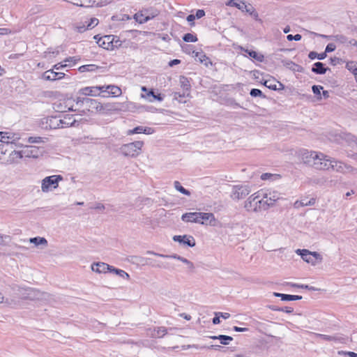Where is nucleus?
Segmentation results:
<instances>
[{
  "label": "nucleus",
  "instance_id": "1",
  "mask_svg": "<svg viewBox=\"0 0 357 357\" xmlns=\"http://www.w3.org/2000/svg\"><path fill=\"white\" fill-rule=\"evenodd\" d=\"M325 160H326V155L315 151H307L302 155V160L305 164L318 170L327 168L326 163H324Z\"/></svg>",
  "mask_w": 357,
  "mask_h": 357
},
{
  "label": "nucleus",
  "instance_id": "2",
  "mask_svg": "<svg viewBox=\"0 0 357 357\" xmlns=\"http://www.w3.org/2000/svg\"><path fill=\"white\" fill-rule=\"evenodd\" d=\"M280 199V195L278 192H269L264 194L261 199L255 204L254 212L266 211L275 205V203Z\"/></svg>",
  "mask_w": 357,
  "mask_h": 357
},
{
  "label": "nucleus",
  "instance_id": "3",
  "mask_svg": "<svg viewBox=\"0 0 357 357\" xmlns=\"http://www.w3.org/2000/svg\"><path fill=\"white\" fill-rule=\"evenodd\" d=\"M324 163H326L327 168L322 169V170L333 169L337 172L346 174L352 173L357 174V169L347 165L340 161L335 160V159L331 160L328 156L326 155V160H324Z\"/></svg>",
  "mask_w": 357,
  "mask_h": 357
},
{
  "label": "nucleus",
  "instance_id": "4",
  "mask_svg": "<svg viewBox=\"0 0 357 357\" xmlns=\"http://www.w3.org/2000/svg\"><path fill=\"white\" fill-rule=\"evenodd\" d=\"M144 142L135 141L122 145L120 148V151L121 153L126 157L135 158L140 154Z\"/></svg>",
  "mask_w": 357,
  "mask_h": 357
},
{
  "label": "nucleus",
  "instance_id": "5",
  "mask_svg": "<svg viewBox=\"0 0 357 357\" xmlns=\"http://www.w3.org/2000/svg\"><path fill=\"white\" fill-rule=\"evenodd\" d=\"M24 291V293L22 294V298L24 299L29 300H48L50 295L46 292L40 291L38 289L32 288H19L18 291Z\"/></svg>",
  "mask_w": 357,
  "mask_h": 357
},
{
  "label": "nucleus",
  "instance_id": "6",
  "mask_svg": "<svg viewBox=\"0 0 357 357\" xmlns=\"http://www.w3.org/2000/svg\"><path fill=\"white\" fill-rule=\"evenodd\" d=\"M63 180L61 175H53L45 177L42 181L41 190L44 192H49L52 189H55L59 185V182Z\"/></svg>",
  "mask_w": 357,
  "mask_h": 357
},
{
  "label": "nucleus",
  "instance_id": "7",
  "mask_svg": "<svg viewBox=\"0 0 357 357\" xmlns=\"http://www.w3.org/2000/svg\"><path fill=\"white\" fill-rule=\"evenodd\" d=\"M251 192L250 186L248 185H236L232 188L231 198L234 200L244 199Z\"/></svg>",
  "mask_w": 357,
  "mask_h": 357
},
{
  "label": "nucleus",
  "instance_id": "8",
  "mask_svg": "<svg viewBox=\"0 0 357 357\" xmlns=\"http://www.w3.org/2000/svg\"><path fill=\"white\" fill-rule=\"evenodd\" d=\"M227 5L229 6L236 7L238 9L241 10V11L246 12L249 13L250 15L254 16L255 17H258V14L255 11V9L250 4L246 5L245 2L243 1H241V3H237L235 0H229Z\"/></svg>",
  "mask_w": 357,
  "mask_h": 357
},
{
  "label": "nucleus",
  "instance_id": "9",
  "mask_svg": "<svg viewBox=\"0 0 357 357\" xmlns=\"http://www.w3.org/2000/svg\"><path fill=\"white\" fill-rule=\"evenodd\" d=\"M173 240L176 242H178L181 244L186 245L189 247H195V240L192 236H188V235H178V236H174Z\"/></svg>",
  "mask_w": 357,
  "mask_h": 357
},
{
  "label": "nucleus",
  "instance_id": "10",
  "mask_svg": "<svg viewBox=\"0 0 357 357\" xmlns=\"http://www.w3.org/2000/svg\"><path fill=\"white\" fill-rule=\"evenodd\" d=\"M199 220L201 225H210L214 226L215 225L216 219L212 213H202L200 212Z\"/></svg>",
  "mask_w": 357,
  "mask_h": 357
},
{
  "label": "nucleus",
  "instance_id": "11",
  "mask_svg": "<svg viewBox=\"0 0 357 357\" xmlns=\"http://www.w3.org/2000/svg\"><path fill=\"white\" fill-rule=\"evenodd\" d=\"M116 38V36L114 35L104 36L103 37H100L98 39L97 44L105 50H109L111 49V43H112V40L115 39Z\"/></svg>",
  "mask_w": 357,
  "mask_h": 357
},
{
  "label": "nucleus",
  "instance_id": "12",
  "mask_svg": "<svg viewBox=\"0 0 357 357\" xmlns=\"http://www.w3.org/2000/svg\"><path fill=\"white\" fill-rule=\"evenodd\" d=\"M200 212H190L182 215L181 220L185 222H193L199 224Z\"/></svg>",
  "mask_w": 357,
  "mask_h": 357
},
{
  "label": "nucleus",
  "instance_id": "13",
  "mask_svg": "<svg viewBox=\"0 0 357 357\" xmlns=\"http://www.w3.org/2000/svg\"><path fill=\"white\" fill-rule=\"evenodd\" d=\"M100 92L102 93V86H90V87H84L81 89L79 91L80 94L84 96H96L99 94Z\"/></svg>",
  "mask_w": 357,
  "mask_h": 357
},
{
  "label": "nucleus",
  "instance_id": "14",
  "mask_svg": "<svg viewBox=\"0 0 357 357\" xmlns=\"http://www.w3.org/2000/svg\"><path fill=\"white\" fill-rule=\"evenodd\" d=\"M83 101L85 102V106L88 109V110L95 109L96 112H100V107H102V104L97 101L96 100L89 98L87 99L83 100Z\"/></svg>",
  "mask_w": 357,
  "mask_h": 357
},
{
  "label": "nucleus",
  "instance_id": "15",
  "mask_svg": "<svg viewBox=\"0 0 357 357\" xmlns=\"http://www.w3.org/2000/svg\"><path fill=\"white\" fill-rule=\"evenodd\" d=\"M107 92L109 95L118 97L121 95V89L115 85L102 86V93Z\"/></svg>",
  "mask_w": 357,
  "mask_h": 357
},
{
  "label": "nucleus",
  "instance_id": "16",
  "mask_svg": "<svg viewBox=\"0 0 357 357\" xmlns=\"http://www.w3.org/2000/svg\"><path fill=\"white\" fill-rule=\"evenodd\" d=\"M110 265L104 262L93 263L91 265V269L93 271L98 273H106L109 271Z\"/></svg>",
  "mask_w": 357,
  "mask_h": 357
},
{
  "label": "nucleus",
  "instance_id": "17",
  "mask_svg": "<svg viewBox=\"0 0 357 357\" xmlns=\"http://www.w3.org/2000/svg\"><path fill=\"white\" fill-rule=\"evenodd\" d=\"M168 329L164 326H160L158 328H155L153 330L149 329V335L153 338H160L162 337L165 335L167 333Z\"/></svg>",
  "mask_w": 357,
  "mask_h": 357
},
{
  "label": "nucleus",
  "instance_id": "18",
  "mask_svg": "<svg viewBox=\"0 0 357 357\" xmlns=\"http://www.w3.org/2000/svg\"><path fill=\"white\" fill-rule=\"evenodd\" d=\"M153 132V129L149 127H143V126H137L132 130H129L128 131V135H132V134H139V133H144V134H152Z\"/></svg>",
  "mask_w": 357,
  "mask_h": 357
},
{
  "label": "nucleus",
  "instance_id": "19",
  "mask_svg": "<svg viewBox=\"0 0 357 357\" xmlns=\"http://www.w3.org/2000/svg\"><path fill=\"white\" fill-rule=\"evenodd\" d=\"M296 253L300 255L305 261L307 263H311L312 264H315L316 261L313 260V258L312 257V255L311 254V252H310L309 250L298 249L296 250Z\"/></svg>",
  "mask_w": 357,
  "mask_h": 357
},
{
  "label": "nucleus",
  "instance_id": "20",
  "mask_svg": "<svg viewBox=\"0 0 357 357\" xmlns=\"http://www.w3.org/2000/svg\"><path fill=\"white\" fill-rule=\"evenodd\" d=\"M273 296L275 297H279L283 301H298L302 299L301 296L298 295H290V294H284L281 293L274 292Z\"/></svg>",
  "mask_w": 357,
  "mask_h": 357
},
{
  "label": "nucleus",
  "instance_id": "21",
  "mask_svg": "<svg viewBox=\"0 0 357 357\" xmlns=\"http://www.w3.org/2000/svg\"><path fill=\"white\" fill-rule=\"evenodd\" d=\"M61 119V128L69 127L72 126H75L76 123V119L73 117V115H66L63 119Z\"/></svg>",
  "mask_w": 357,
  "mask_h": 357
},
{
  "label": "nucleus",
  "instance_id": "22",
  "mask_svg": "<svg viewBox=\"0 0 357 357\" xmlns=\"http://www.w3.org/2000/svg\"><path fill=\"white\" fill-rule=\"evenodd\" d=\"M46 124L51 129H56L61 128V119L56 116H50L47 119Z\"/></svg>",
  "mask_w": 357,
  "mask_h": 357
},
{
  "label": "nucleus",
  "instance_id": "23",
  "mask_svg": "<svg viewBox=\"0 0 357 357\" xmlns=\"http://www.w3.org/2000/svg\"><path fill=\"white\" fill-rule=\"evenodd\" d=\"M327 70H328V68L325 67V65L320 61H317L314 63L312 68V71L318 75L325 74Z\"/></svg>",
  "mask_w": 357,
  "mask_h": 357
},
{
  "label": "nucleus",
  "instance_id": "24",
  "mask_svg": "<svg viewBox=\"0 0 357 357\" xmlns=\"http://www.w3.org/2000/svg\"><path fill=\"white\" fill-rule=\"evenodd\" d=\"M118 107L116 103H104L102 104V107H100V112L102 114H107L109 112H112L114 111L118 110Z\"/></svg>",
  "mask_w": 357,
  "mask_h": 357
},
{
  "label": "nucleus",
  "instance_id": "25",
  "mask_svg": "<svg viewBox=\"0 0 357 357\" xmlns=\"http://www.w3.org/2000/svg\"><path fill=\"white\" fill-rule=\"evenodd\" d=\"M26 157L38 158L39 155V149L35 146H28L26 150L24 151Z\"/></svg>",
  "mask_w": 357,
  "mask_h": 357
},
{
  "label": "nucleus",
  "instance_id": "26",
  "mask_svg": "<svg viewBox=\"0 0 357 357\" xmlns=\"http://www.w3.org/2000/svg\"><path fill=\"white\" fill-rule=\"evenodd\" d=\"M144 12L145 14V17L144 18H143V20L139 21V24H144L150 20L158 16L159 14V12L157 10H152L151 13L149 12V10H144Z\"/></svg>",
  "mask_w": 357,
  "mask_h": 357
},
{
  "label": "nucleus",
  "instance_id": "27",
  "mask_svg": "<svg viewBox=\"0 0 357 357\" xmlns=\"http://www.w3.org/2000/svg\"><path fill=\"white\" fill-rule=\"evenodd\" d=\"M15 134H11L6 132H0V142L8 144L11 142L10 140H15Z\"/></svg>",
  "mask_w": 357,
  "mask_h": 357
},
{
  "label": "nucleus",
  "instance_id": "28",
  "mask_svg": "<svg viewBox=\"0 0 357 357\" xmlns=\"http://www.w3.org/2000/svg\"><path fill=\"white\" fill-rule=\"evenodd\" d=\"M29 242L31 243H33L36 246L41 245H44L45 247L47 245V241L44 237L37 236V237L31 238L29 239Z\"/></svg>",
  "mask_w": 357,
  "mask_h": 357
},
{
  "label": "nucleus",
  "instance_id": "29",
  "mask_svg": "<svg viewBox=\"0 0 357 357\" xmlns=\"http://www.w3.org/2000/svg\"><path fill=\"white\" fill-rule=\"evenodd\" d=\"M57 75L53 70H49L43 74V78L45 80L54 81L57 79Z\"/></svg>",
  "mask_w": 357,
  "mask_h": 357
},
{
  "label": "nucleus",
  "instance_id": "30",
  "mask_svg": "<svg viewBox=\"0 0 357 357\" xmlns=\"http://www.w3.org/2000/svg\"><path fill=\"white\" fill-rule=\"evenodd\" d=\"M195 55V58H198L199 61L202 63H204L205 66H208V61H209V59L202 52H198L193 51L192 52Z\"/></svg>",
  "mask_w": 357,
  "mask_h": 357
},
{
  "label": "nucleus",
  "instance_id": "31",
  "mask_svg": "<svg viewBox=\"0 0 357 357\" xmlns=\"http://www.w3.org/2000/svg\"><path fill=\"white\" fill-rule=\"evenodd\" d=\"M110 268H111L109 269L110 272H113V273H116V275H119L120 277H121L123 278H126V279H129L130 278L129 274L127 273L123 270L116 268H114V267H113L112 266H110Z\"/></svg>",
  "mask_w": 357,
  "mask_h": 357
},
{
  "label": "nucleus",
  "instance_id": "32",
  "mask_svg": "<svg viewBox=\"0 0 357 357\" xmlns=\"http://www.w3.org/2000/svg\"><path fill=\"white\" fill-rule=\"evenodd\" d=\"M269 309H271L273 311H280V312H284L287 313H291L293 312L294 310L291 307H279L276 305H269Z\"/></svg>",
  "mask_w": 357,
  "mask_h": 357
},
{
  "label": "nucleus",
  "instance_id": "33",
  "mask_svg": "<svg viewBox=\"0 0 357 357\" xmlns=\"http://www.w3.org/2000/svg\"><path fill=\"white\" fill-rule=\"evenodd\" d=\"M174 186L176 188V190H177L181 193H182V194H183L185 195H187V196H190V192L189 190H186L185 188H184L181 185L179 181H174Z\"/></svg>",
  "mask_w": 357,
  "mask_h": 357
},
{
  "label": "nucleus",
  "instance_id": "34",
  "mask_svg": "<svg viewBox=\"0 0 357 357\" xmlns=\"http://www.w3.org/2000/svg\"><path fill=\"white\" fill-rule=\"evenodd\" d=\"M178 260L182 261L184 264H188L189 273H192L195 272V266L194 264L186 258L179 256Z\"/></svg>",
  "mask_w": 357,
  "mask_h": 357
},
{
  "label": "nucleus",
  "instance_id": "35",
  "mask_svg": "<svg viewBox=\"0 0 357 357\" xmlns=\"http://www.w3.org/2000/svg\"><path fill=\"white\" fill-rule=\"evenodd\" d=\"M308 57L310 59H314L317 58L319 60H323L326 57V52H322V53L318 54L316 52L312 51L309 53Z\"/></svg>",
  "mask_w": 357,
  "mask_h": 357
},
{
  "label": "nucleus",
  "instance_id": "36",
  "mask_svg": "<svg viewBox=\"0 0 357 357\" xmlns=\"http://www.w3.org/2000/svg\"><path fill=\"white\" fill-rule=\"evenodd\" d=\"M94 3H96L98 6H100L99 4V0H80L81 7H91Z\"/></svg>",
  "mask_w": 357,
  "mask_h": 357
},
{
  "label": "nucleus",
  "instance_id": "37",
  "mask_svg": "<svg viewBox=\"0 0 357 357\" xmlns=\"http://www.w3.org/2000/svg\"><path fill=\"white\" fill-rule=\"evenodd\" d=\"M218 338L220 341V343L224 345L229 344V342L233 340L232 337L225 335H218Z\"/></svg>",
  "mask_w": 357,
  "mask_h": 357
},
{
  "label": "nucleus",
  "instance_id": "38",
  "mask_svg": "<svg viewBox=\"0 0 357 357\" xmlns=\"http://www.w3.org/2000/svg\"><path fill=\"white\" fill-rule=\"evenodd\" d=\"M246 52L249 54L250 56L258 61H262L264 59V55L258 54L254 50H247Z\"/></svg>",
  "mask_w": 357,
  "mask_h": 357
},
{
  "label": "nucleus",
  "instance_id": "39",
  "mask_svg": "<svg viewBox=\"0 0 357 357\" xmlns=\"http://www.w3.org/2000/svg\"><path fill=\"white\" fill-rule=\"evenodd\" d=\"M183 40L187 43H189V42L195 43V42H197L198 39H197V36L193 35L190 33H188L184 34V36H183Z\"/></svg>",
  "mask_w": 357,
  "mask_h": 357
},
{
  "label": "nucleus",
  "instance_id": "40",
  "mask_svg": "<svg viewBox=\"0 0 357 357\" xmlns=\"http://www.w3.org/2000/svg\"><path fill=\"white\" fill-rule=\"evenodd\" d=\"M250 94L252 97H261L263 98H266V96L262 93V91L258 89H252L250 90Z\"/></svg>",
  "mask_w": 357,
  "mask_h": 357
},
{
  "label": "nucleus",
  "instance_id": "41",
  "mask_svg": "<svg viewBox=\"0 0 357 357\" xmlns=\"http://www.w3.org/2000/svg\"><path fill=\"white\" fill-rule=\"evenodd\" d=\"M346 67L349 71L352 72L355 77L357 76V67L354 62H348Z\"/></svg>",
  "mask_w": 357,
  "mask_h": 357
},
{
  "label": "nucleus",
  "instance_id": "42",
  "mask_svg": "<svg viewBox=\"0 0 357 357\" xmlns=\"http://www.w3.org/2000/svg\"><path fill=\"white\" fill-rule=\"evenodd\" d=\"M181 84L183 87L184 91H188L190 89V85L189 84V81L184 76L181 77Z\"/></svg>",
  "mask_w": 357,
  "mask_h": 357
},
{
  "label": "nucleus",
  "instance_id": "43",
  "mask_svg": "<svg viewBox=\"0 0 357 357\" xmlns=\"http://www.w3.org/2000/svg\"><path fill=\"white\" fill-rule=\"evenodd\" d=\"M147 95L148 96H151L153 98V100H150L151 101H153V100L162 101L163 100V96L162 94L155 93L153 90H151Z\"/></svg>",
  "mask_w": 357,
  "mask_h": 357
},
{
  "label": "nucleus",
  "instance_id": "44",
  "mask_svg": "<svg viewBox=\"0 0 357 357\" xmlns=\"http://www.w3.org/2000/svg\"><path fill=\"white\" fill-rule=\"evenodd\" d=\"M312 90L314 94L317 96V98L321 99V91L323 90V86L320 85H313Z\"/></svg>",
  "mask_w": 357,
  "mask_h": 357
},
{
  "label": "nucleus",
  "instance_id": "45",
  "mask_svg": "<svg viewBox=\"0 0 357 357\" xmlns=\"http://www.w3.org/2000/svg\"><path fill=\"white\" fill-rule=\"evenodd\" d=\"M333 40L340 42L341 43H346L348 42L347 38L342 34H337V35L333 36Z\"/></svg>",
  "mask_w": 357,
  "mask_h": 357
},
{
  "label": "nucleus",
  "instance_id": "46",
  "mask_svg": "<svg viewBox=\"0 0 357 357\" xmlns=\"http://www.w3.org/2000/svg\"><path fill=\"white\" fill-rule=\"evenodd\" d=\"M147 254H151V255H156V256H159V257H166V258H174V259H176L178 260V258L180 255H162V254H158V253H155L154 252H152V251H147Z\"/></svg>",
  "mask_w": 357,
  "mask_h": 357
},
{
  "label": "nucleus",
  "instance_id": "47",
  "mask_svg": "<svg viewBox=\"0 0 357 357\" xmlns=\"http://www.w3.org/2000/svg\"><path fill=\"white\" fill-rule=\"evenodd\" d=\"M286 66L287 67L294 71H301L299 69L301 68V67L299 65L296 64L293 61L287 62Z\"/></svg>",
  "mask_w": 357,
  "mask_h": 357
},
{
  "label": "nucleus",
  "instance_id": "48",
  "mask_svg": "<svg viewBox=\"0 0 357 357\" xmlns=\"http://www.w3.org/2000/svg\"><path fill=\"white\" fill-rule=\"evenodd\" d=\"M27 142L30 144L33 143H42L43 142V138L40 137H29L27 139Z\"/></svg>",
  "mask_w": 357,
  "mask_h": 357
},
{
  "label": "nucleus",
  "instance_id": "49",
  "mask_svg": "<svg viewBox=\"0 0 357 357\" xmlns=\"http://www.w3.org/2000/svg\"><path fill=\"white\" fill-rule=\"evenodd\" d=\"M144 17H145V14H144V12L143 10V11H141L139 13H135L134 15V16H133V18L136 20V22L139 23V21L140 20H143V18H144Z\"/></svg>",
  "mask_w": 357,
  "mask_h": 357
},
{
  "label": "nucleus",
  "instance_id": "50",
  "mask_svg": "<svg viewBox=\"0 0 357 357\" xmlns=\"http://www.w3.org/2000/svg\"><path fill=\"white\" fill-rule=\"evenodd\" d=\"M301 38H302L301 35L298 34V33L296 34V35L289 34L287 36V39L289 41H292V40L299 41V40H301Z\"/></svg>",
  "mask_w": 357,
  "mask_h": 357
},
{
  "label": "nucleus",
  "instance_id": "51",
  "mask_svg": "<svg viewBox=\"0 0 357 357\" xmlns=\"http://www.w3.org/2000/svg\"><path fill=\"white\" fill-rule=\"evenodd\" d=\"M135 258L137 259V261L138 263H140L142 265L151 264V262H149V261L151 260L150 259H146V258H144V257H135Z\"/></svg>",
  "mask_w": 357,
  "mask_h": 357
},
{
  "label": "nucleus",
  "instance_id": "52",
  "mask_svg": "<svg viewBox=\"0 0 357 357\" xmlns=\"http://www.w3.org/2000/svg\"><path fill=\"white\" fill-rule=\"evenodd\" d=\"M122 42L119 40V38L116 36V38L112 40V43H111V49L114 47H118L121 45Z\"/></svg>",
  "mask_w": 357,
  "mask_h": 357
},
{
  "label": "nucleus",
  "instance_id": "53",
  "mask_svg": "<svg viewBox=\"0 0 357 357\" xmlns=\"http://www.w3.org/2000/svg\"><path fill=\"white\" fill-rule=\"evenodd\" d=\"M270 82V80H266L264 83V84L268 87V89H271V90H274V91H277L278 90V87H277V85L275 84H271V83H269Z\"/></svg>",
  "mask_w": 357,
  "mask_h": 357
},
{
  "label": "nucleus",
  "instance_id": "54",
  "mask_svg": "<svg viewBox=\"0 0 357 357\" xmlns=\"http://www.w3.org/2000/svg\"><path fill=\"white\" fill-rule=\"evenodd\" d=\"M244 207L247 211H253V208L255 207V203L251 202L250 201H247L245 202Z\"/></svg>",
  "mask_w": 357,
  "mask_h": 357
},
{
  "label": "nucleus",
  "instance_id": "55",
  "mask_svg": "<svg viewBox=\"0 0 357 357\" xmlns=\"http://www.w3.org/2000/svg\"><path fill=\"white\" fill-rule=\"evenodd\" d=\"M227 105L233 108L242 107L235 100L231 99L227 101Z\"/></svg>",
  "mask_w": 357,
  "mask_h": 357
},
{
  "label": "nucleus",
  "instance_id": "56",
  "mask_svg": "<svg viewBox=\"0 0 357 357\" xmlns=\"http://www.w3.org/2000/svg\"><path fill=\"white\" fill-rule=\"evenodd\" d=\"M336 48V46L335 44L333 43H328L326 47V50H325V52L326 54L327 52H333Z\"/></svg>",
  "mask_w": 357,
  "mask_h": 357
},
{
  "label": "nucleus",
  "instance_id": "57",
  "mask_svg": "<svg viewBox=\"0 0 357 357\" xmlns=\"http://www.w3.org/2000/svg\"><path fill=\"white\" fill-rule=\"evenodd\" d=\"M98 24V20L97 18H91L90 23L87 25L88 28L92 29Z\"/></svg>",
  "mask_w": 357,
  "mask_h": 357
},
{
  "label": "nucleus",
  "instance_id": "58",
  "mask_svg": "<svg viewBox=\"0 0 357 357\" xmlns=\"http://www.w3.org/2000/svg\"><path fill=\"white\" fill-rule=\"evenodd\" d=\"M294 207L296 208H298L300 207H302V206H306V202L305 200H301V201H296L294 204Z\"/></svg>",
  "mask_w": 357,
  "mask_h": 357
},
{
  "label": "nucleus",
  "instance_id": "59",
  "mask_svg": "<svg viewBox=\"0 0 357 357\" xmlns=\"http://www.w3.org/2000/svg\"><path fill=\"white\" fill-rule=\"evenodd\" d=\"M205 15V11L202 9H199L196 11L195 17L200 19Z\"/></svg>",
  "mask_w": 357,
  "mask_h": 357
},
{
  "label": "nucleus",
  "instance_id": "60",
  "mask_svg": "<svg viewBox=\"0 0 357 357\" xmlns=\"http://www.w3.org/2000/svg\"><path fill=\"white\" fill-rule=\"evenodd\" d=\"M185 96H188V93H186L185 91H183V93H181L179 92H175L174 94V98L176 100H178L180 98L185 97Z\"/></svg>",
  "mask_w": 357,
  "mask_h": 357
},
{
  "label": "nucleus",
  "instance_id": "61",
  "mask_svg": "<svg viewBox=\"0 0 357 357\" xmlns=\"http://www.w3.org/2000/svg\"><path fill=\"white\" fill-rule=\"evenodd\" d=\"M343 354L347 355L349 357H357V354L353 351H339V354Z\"/></svg>",
  "mask_w": 357,
  "mask_h": 357
},
{
  "label": "nucleus",
  "instance_id": "62",
  "mask_svg": "<svg viewBox=\"0 0 357 357\" xmlns=\"http://www.w3.org/2000/svg\"><path fill=\"white\" fill-rule=\"evenodd\" d=\"M317 335L324 340L331 341V340H334L333 337H331L329 335H323V334H317Z\"/></svg>",
  "mask_w": 357,
  "mask_h": 357
},
{
  "label": "nucleus",
  "instance_id": "63",
  "mask_svg": "<svg viewBox=\"0 0 357 357\" xmlns=\"http://www.w3.org/2000/svg\"><path fill=\"white\" fill-rule=\"evenodd\" d=\"M212 321H213V324L215 325L220 324V320L219 314H218L217 312L215 313V317L213 318Z\"/></svg>",
  "mask_w": 357,
  "mask_h": 357
},
{
  "label": "nucleus",
  "instance_id": "64",
  "mask_svg": "<svg viewBox=\"0 0 357 357\" xmlns=\"http://www.w3.org/2000/svg\"><path fill=\"white\" fill-rule=\"evenodd\" d=\"M195 18L196 17L194 15L190 14L187 17L186 20L188 22H190L191 25H194V20H195Z\"/></svg>",
  "mask_w": 357,
  "mask_h": 357
}]
</instances>
